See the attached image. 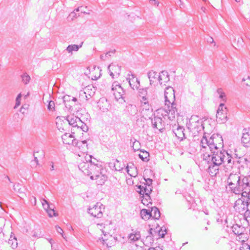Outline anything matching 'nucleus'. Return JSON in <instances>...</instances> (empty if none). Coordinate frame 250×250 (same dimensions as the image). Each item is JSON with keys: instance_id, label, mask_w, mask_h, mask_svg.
<instances>
[{"instance_id": "f257e3e1", "label": "nucleus", "mask_w": 250, "mask_h": 250, "mask_svg": "<svg viewBox=\"0 0 250 250\" xmlns=\"http://www.w3.org/2000/svg\"><path fill=\"white\" fill-rule=\"evenodd\" d=\"M200 152L203 160L209 162L210 153L218 148L223 147V140L222 137L213 134L208 139L204 136L200 141Z\"/></svg>"}, {"instance_id": "f03ea898", "label": "nucleus", "mask_w": 250, "mask_h": 250, "mask_svg": "<svg viewBox=\"0 0 250 250\" xmlns=\"http://www.w3.org/2000/svg\"><path fill=\"white\" fill-rule=\"evenodd\" d=\"M84 160L80 162L78 165L79 169L85 175L89 176L90 178H93L96 175L106 174V169L99 164H95L92 161V156L86 154Z\"/></svg>"}, {"instance_id": "7ed1b4c3", "label": "nucleus", "mask_w": 250, "mask_h": 250, "mask_svg": "<svg viewBox=\"0 0 250 250\" xmlns=\"http://www.w3.org/2000/svg\"><path fill=\"white\" fill-rule=\"evenodd\" d=\"M165 104L164 109L167 114L168 118L172 120L175 118V115L177 110L176 107V104L174 103L175 94L174 90L172 87H166L165 91Z\"/></svg>"}, {"instance_id": "20e7f679", "label": "nucleus", "mask_w": 250, "mask_h": 250, "mask_svg": "<svg viewBox=\"0 0 250 250\" xmlns=\"http://www.w3.org/2000/svg\"><path fill=\"white\" fill-rule=\"evenodd\" d=\"M222 148H218L214 151L211 152L209 162H212L213 164L221 165L225 164V159H227V164L228 166L227 169L232 168L234 161L232 160V157L227 152L222 151Z\"/></svg>"}, {"instance_id": "39448f33", "label": "nucleus", "mask_w": 250, "mask_h": 250, "mask_svg": "<svg viewBox=\"0 0 250 250\" xmlns=\"http://www.w3.org/2000/svg\"><path fill=\"white\" fill-rule=\"evenodd\" d=\"M242 177L237 174H230L227 180V183L231 190L236 194L240 193Z\"/></svg>"}, {"instance_id": "423d86ee", "label": "nucleus", "mask_w": 250, "mask_h": 250, "mask_svg": "<svg viewBox=\"0 0 250 250\" xmlns=\"http://www.w3.org/2000/svg\"><path fill=\"white\" fill-rule=\"evenodd\" d=\"M111 225V224L110 223L109 225H106V226H103V224H98L97 225L98 228L102 230L104 237H105L106 236L107 237L109 236V238L111 239V240H110V241L108 242L107 241L108 238H102L103 244L104 245H105L107 247H110L111 246L112 243H111V242L114 239V237H113L112 235L111 234L110 231H111V230H109V229L110 228Z\"/></svg>"}, {"instance_id": "0eeeda50", "label": "nucleus", "mask_w": 250, "mask_h": 250, "mask_svg": "<svg viewBox=\"0 0 250 250\" xmlns=\"http://www.w3.org/2000/svg\"><path fill=\"white\" fill-rule=\"evenodd\" d=\"M139 96L142 99H145L152 101L156 97V95L154 89L152 87H146L140 88L138 90Z\"/></svg>"}, {"instance_id": "6e6552de", "label": "nucleus", "mask_w": 250, "mask_h": 250, "mask_svg": "<svg viewBox=\"0 0 250 250\" xmlns=\"http://www.w3.org/2000/svg\"><path fill=\"white\" fill-rule=\"evenodd\" d=\"M248 198H249V196L241 195V198H238L235 201L234 208L236 211L240 213L248 210L249 206Z\"/></svg>"}, {"instance_id": "1a4fd4ad", "label": "nucleus", "mask_w": 250, "mask_h": 250, "mask_svg": "<svg viewBox=\"0 0 250 250\" xmlns=\"http://www.w3.org/2000/svg\"><path fill=\"white\" fill-rule=\"evenodd\" d=\"M104 210V205L100 203H97L92 207L88 208V212L91 216L97 218H101Z\"/></svg>"}, {"instance_id": "9d476101", "label": "nucleus", "mask_w": 250, "mask_h": 250, "mask_svg": "<svg viewBox=\"0 0 250 250\" xmlns=\"http://www.w3.org/2000/svg\"><path fill=\"white\" fill-rule=\"evenodd\" d=\"M228 109L224 104H220L216 113L217 121L219 124H224L228 121Z\"/></svg>"}, {"instance_id": "9b49d317", "label": "nucleus", "mask_w": 250, "mask_h": 250, "mask_svg": "<svg viewBox=\"0 0 250 250\" xmlns=\"http://www.w3.org/2000/svg\"><path fill=\"white\" fill-rule=\"evenodd\" d=\"M240 193L243 196H249L250 195V176L242 177Z\"/></svg>"}, {"instance_id": "f8f14e48", "label": "nucleus", "mask_w": 250, "mask_h": 250, "mask_svg": "<svg viewBox=\"0 0 250 250\" xmlns=\"http://www.w3.org/2000/svg\"><path fill=\"white\" fill-rule=\"evenodd\" d=\"M111 90L113 91V95L115 99L118 101L120 99H123L124 94V91L121 86L117 83L114 82L111 86Z\"/></svg>"}, {"instance_id": "ddd939ff", "label": "nucleus", "mask_w": 250, "mask_h": 250, "mask_svg": "<svg viewBox=\"0 0 250 250\" xmlns=\"http://www.w3.org/2000/svg\"><path fill=\"white\" fill-rule=\"evenodd\" d=\"M184 130L183 126H181L179 125L175 124L172 126L173 132L180 141H182L185 138V135L184 132Z\"/></svg>"}, {"instance_id": "4468645a", "label": "nucleus", "mask_w": 250, "mask_h": 250, "mask_svg": "<svg viewBox=\"0 0 250 250\" xmlns=\"http://www.w3.org/2000/svg\"><path fill=\"white\" fill-rule=\"evenodd\" d=\"M188 128L192 131L199 132L204 128V126L201 121H193V118H191L189 122Z\"/></svg>"}, {"instance_id": "2eb2a0df", "label": "nucleus", "mask_w": 250, "mask_h": 250, "mask_svg": "<svg viewBox=\"0 0 250 250\" xmlns=\"http://www.w3.org/2000/svg\"><path fill=\"white\" fill-rule=\"evenodd\" d=\"M109 75L112 78L117 77L121 73V66L118 65L111 64L108 67Z\"/></svg>"}, {"instance_id": "dca6fc26", "label": "nucleus", "mask_w": 250, "mask_h": 250, "mask_svg": "<svg viewBox=\"0 0 250 250\" xmlns=\"http://www.w3.org/2000/svg\"><path fill=\"white\" fill-rule=\"evenodd\" d=\"M62 138L63 143L65 144L74 146L76 143V139L75 137L70 133H65L62 135Z\"/></svg>"}, {"instance_id": "f3484780", "label": "nucleus", "mask_w": 250, "mask_h": 250, "mask_svg": "<svg viewBox=\"0 0 250 250\" xmlns=\"http://www.w3.org/2000/svg\"><path fill=\"white\" fill-rule=\"evenodd\" d=\"M66 121L68 124L73 127H77L79 129V125L82 124V121L80 119L74 115L68 116Z\"/></svg>"}, {"instance_id": "a211bd4d", "label": "nucleus", "mask_w": 250, "mask_h": 250, "mask_svg": "<svg viewBox=\"0 0 250 250\" xmlns=\"http://www.w3.org/2000/svg\"><path fill=\"white\" fill-rule=\"evenodd\" d=\"M98 106L99 109L104 112H107L110 108V104L107 99L101 98L98 102Z\"/></svg>"}, {"instance_id": "6ab92c4d", "label": "nucleus", "mask_w": 250, "mask_h": 250, "mask_svg": "<svg viewBox=\"0 0 250 250\" xmlns=\"http://www.w3.org/2000/svg\"><path fill=\"white\" fill-rule=\"evenodd\" d=\"M151 123L153 127L159 129L160 131L162 130L165 126V122L163 121L162 119L158 117H154L151 120Z\"/></svg>"}, {"instance_id": "aec40b11", "label": "nucleus", "mask_w": 250, "mask_h": 250, "mask_svg": "<svg viewBox=\"0 0 250 250\" xmlns=\"http://www.w3.org/2000/svg\"><path fill=\"white\" fill-rule=\"evenodd\" d=\"M169 81L168 73L166 71H162L159 73L158 82L162 86L166 85V83Z\"/></svg>"}, {"instance_id": "412c9836", "label": "nucleus", "mask_w": 250, "mask_h": 250, "mask_svg": "<svg viewBox=\"0 0 250 250\" xmlns=\"http://www.w3.org/2000/svg\"><path fill=\"white\" fill-rule=\"evenodd\" d=\"M241 141L245 146H248V144L250 143V128H245L243 130V135Z\"/></svg>"}, {"instance_id": "4be33fe9", "label": "nucleus", "mask_w": 250, "mask_h": 250, "mask_svg": "<svg viewBox=\"0 0 250 250\" xmlns=\"http://www.w3.org/2000/svg\"><path fill=\"white\" fill-rule=\"evenodd\" d=\"M208 164V173L211 176H213L216 175V174L218 172L219 170V166L220 165H216L215 164H213V162H207Z\"/></svg>"}, {"instance_id": "5701e85b", "label": "nucleus", "mask_w": 250, "mask_h": 250, "mask_svg": "<svg viewBox=\"0 0 250 250\" xmlns=\"http://www.w3.org/2000/svg\"><path fill=\"white\" fill-rule=\"evenodd\" d=\"M140 189L139 191L141 195H149L152 191V187L151 185H142L138 187Z\"/></svg>"}, {"instance_id": "b1692460", "label": "nucleus", "mask_w": 250, "mask_h": 250, "mask_svg": "<svg viewBox=\"0 0 250 250\" xmlns=\"http://www.w3.org/2000/svg\"><path fill=\"white\" fill-rule=\"evenodd\" d=\"M128 174L131 177H135L138 175L137 167L132 163H130L125 168Z\"/></svg>"}, {"instance_id": "393cba45", "label": "nucleus", "mask_w": 250, "mask_h": 250, "mask_svg": "<svg viewBox=\"0 0 250 250\" xmlns=\"http://www.w3.org/2000/svg\"><path fill=\"white\" fill-rule=\"evenodd\" d=\"M91 180H95L98 185H103L107 179V176L106 174L96 175L93 178H90Z\"/></svg>"}, {"instance_id": "a878e982", "label": "nucleus", "mask_w": 250, "mask_h": 250, "mask_svg": "<svg viewBox=\"0 0 250 250\" xmlns=\"http://www.w3.org/2000/svg\"><path fill=\"white\" fill-rule=\"evenodd\" d=\"M147 76L151 85L153 84L156 81H158L159 73L153 71H150L147 73Z\"/></svg>"}, {"instance_id": "bb28decb", "label": "nucleus", "mask_w": 250, "mask_h": 250, "mask_svg": "<svg viewBox=\"0 0 250 250\" xmlns=\"http://www.w3.org/2000/svg\"><path fill=\"white\" fill-rule=\"evenodd\" d=\"M74 146H77L79 149L83 153L87 152L88 147L87 141L86 140L78 142L76 140V143Z\"/></svg>"}, {"instance_id": "cd10ccee", "label": "nucleus", "mask_w": 250, "mask_h": 250, "mask_svg": "<svg viewBox=\"0 0 250 250\" xmlns=\"http://www.w3.org/2000/svg\"><path fill=\"white\" fill-rule=\"evenodd\" d=\"M128 83L133 89H138L140 86V82L138 79L132 75V78H129Z\"/></svg>"}, {"instance_id": "c85d7f7f", "label": "nucleus", "mask_w": 250, "mask_h": 250, "mask_svg": "<svg viewBox=\"0 0 250 250\" xmlns=\"http://www.w3.org/2000/svg\"><path fill=\"white\" fill-rule=\"evenodd\" d=\"M150 102V101L146 100V98H145V99H141V107L143 110H145L146 111L151 112L150 110V105L149 104Z\"/></svg>"}, {"instance_id": "c756f323", "label": "nucleus", "mask_w": 250, "mask_h": 250, "mask_svg": "<svg viewBox=\"0 0 250 250\" xmlns=\"http://www.w3.org/2000/svg\"><path fill=\"white\" fill-rule=\"evenodd\" d=\"M13 188L15 191L19 194V196L22 198V196L24 194V188L22 187V186L19 183H17L14 185Z\"/></svg>"}, {"instance_id": "7c9ffc66", "label": "nucleus", "mask_w": 250, "mask_h": 250, "mask_svg": "<svg viewBox=\"0 0 250 250\" xmlns=\"http://www.w3.org/2000/svg\"><path fill=\"white\" fill-rule=\"evenodd\" d=\"M83 42H82L81 44L77 45V44H71L69 45L66 50L69 53L72 54L73 51L77 52L79 50V49L82 46Z\"/></svg>"}, {"instance_id": "2f4dec72", "label": "nucleus", "mask_w": 250, "mask_h": 250, "mask_svg": "<svg viewBox=\"0 0 250 250\" xmlns=\"http://www.w3.org/2000/svg\"><path fill=\"white\" fill-rule=\"evenodd\" d=\"M232 229L233 232L237 235L239 234H242V232L245 231V229L244 227L238 225H233L232 227Z\"/></svg>"}, {"instance_id": "473e14b6", "label": "nucleus", "mask_w": 250, "mask_h": 250, "mask_svg": "<svg viewBox=\"0 0 250 250\" xmlns=\"http://www.w3.org/2000/svg\"><path fill=\"white\" fill-rule=\"evenodd\" d=\"M141 238V235L138 231H134L133 233H130L128 238L131 242H135Z\"/></svg>"}, {"instance_id": "72a5a7b5", "label": "nucleus", "mask_w": 250, "mask_h": 250, "mask_svg": "<svg viewBox=\"0 0 250 250\" xmlns=\"http://www.w3.org/2000/svg\"><path fill=\"white\" fill-rule=\"evenodd\" d=\"M140 216L143 219L147 220L151 217V213L149 210L143 209L141 210Z\"/></svg>"}, {"instance_id": "f704fd0d", "label": "nucleus", "mask_w": 250, "mask_h": 250, "mask_svg": "<svg viewBox=\"0 0 250 250\" xmlns=\"http://www.w3.org/2000/svg\"><path fill=\"white\" fill-rule=\"evenodd\" d=\"M8 243L12 249H15L17 247L18 242L16 237L14 235H10V237L8 239Z\"/></svg>"}, {"instance_id": "c9c22d12", "label": "nucleus", "mask_w": 250, "mask_h": 250, "mask_svg": "<svg viewBox=\"0 0 250 250\" xmlns=\"http://www.w3.org/2000/svg\"><path fill=\"white\" fill-rule=\"evenodd\" d=\"M151 217L155 219H159L160 217V212L158 208L156 207L152 208L151 211Z\"/></svg>"}, {"instance_id": "e433bc0d", "label": "nucleus", "mask_w": 250, "mask_h": 250, "mask_svg": "<svg viewBox=\"0 0 250 250\" xmlns=\"http://www.w3.org/2000/svg\"><path fill=\"white\" fill-rule=\"evenodd\" d=\"M11 183L9 177L5 175H4L2 178V183L1 185L4 187H7Z\"/></svg>"}, {"instance_id": "4c0bfd02", "label": "nucleus", "mask_w": 250, "mask_h": 250, "mask_svg": "<svg viewBox=\"0 0 250 250\" xmlns=\"http://www.w3.org/2000/svg\"><path fill=\"white\" fill-rule=\"evenodd\" d=\"M248 240V234L245 232H242V234L237 235V240L241 242H245Z\"/></svg>"}, {"instance_id": "58836bf2", "label": "nucleus", "mask_w": 250, "mask_h": 250, "mask_svg": "<svg viewBox=\"0 0 250 250\" xmlns=\"http://www.w3.org/2000/svg\"><path fill=\"white\" fill-rule=\"evenodd\" d=\"M142 154H139V158L142 159L144 161H148V157H149V153L146 151H141Z\"/></svg>"}, {"instance_id": "ea45409f", "label": "nucleus", "mask_w": 250, "mask_h": 250, "mask_svg": "<svg viewBox=\"0 0 250 250\" xmlns=\"http://www.w3.org/2000/svg\"><path fill=\"white\" fill-rule=\"evenodd\" d=\"M142 197L143 198L142 199V203L144 205L148 206L149 203L151 204V199L149 195H144Z\"/></svg>"}, {"instance_id": "a19ab883", "label": "nucleus", "mask_w": 250, "mask_h": 250, "mask_svg": "<svg viewBox=\"0 0 250 250\" xmlns=\"http://www.w3.org/2000/svg\"><path fill=\"white\" fill-rule=\"evenodd\" d=\"M82 8V7H78L77 9H76L75 10H74L73 12H71L69 14V18L71 19V20H73L75 18H77L78 16H79V15H77L76 12H79L80 11H82V12H83V11L81 10ZM84 13V12H83Z\"/></svg>"}, {"instance_id": "79ce46f5", "label": "nucleus", "mask_w": 250, "mask_h": 250, "mask_svg": "<svg viewBox=\"0 0 250 250\" xmlns=\"http://www.w3.org/2000/svg\"><path fill=\"white\" fill-rule=\"evenodd\" d=\"M128 110L132 115H135L137 113V109L136 106L131 105L128 107Z\"/></svg>"}, {"instance_id": "37998d69", "label": "nucleus", "mask_w": 250, "mask_h": 250, "mask_svg": "<svg viewBox=\"0 0 250 250\" xmlns=\"http://www.w3.org/2000/svg\"><path fill=\"white\" fill-rule=\"evenodd\" d=\"M217 92L219 95V98L223 101H226V94L223 92V89L222 88H219L217 90Z\"/></svg>"}, {"instance_id": "c03bdc74", "label": "nucleus", "mask_w": 250, "mask_h": 250, "mask_svg": "<svg viewBox=\"0 0 250 250\" xmlns=\"http://www.w3.org/2000/svg\"><path fill=\"white\" fill-rule=\"evenodd\" d=\"M42 204L43 208L46 210V211L51 208L48 202L45 199H43L42 200Z\"/></svg>"}, {"instance_id": "a18cd8bd", "label": "nucleus", "mask_w": 250, "mask_h": 250, "mask_svg": "<svg viewBox=\"0 0 250 250\" xmlns=\"http://www.w3.org/2000/svg\"><path fill=\"white\" fill-rule=\"evenodd\" d=\"M140 146V143L139 141H137L136 140H135L133 142L132 147H133V149L134 150L137 151L139 150V147Z\"/></svg>"}, {"instance_id": "49530a36", "label": "nucleus", "mask_w": 250, "mask_h": 250, "mask_svg": "<svg viewBox=\"0 0 250 250\" xmlns=\"http://www.w3.org/2000/svg\"><path fill=\"white\" fill-rule=\"evenodd\" d=\"M30 80V77L27 74H24L22 76V81L25 84H27Z\"/></svg>"}, {"instance_id": "de8ad7c7", "label": "nucleus", "mask_w": 250, "mask_h": 250, "mask_svg": "<svg viewBox=\"0 0 250 250\" xmlns=\"http://www.w3.org/2000/svg\"><path fill=\"white\" fill-rule=\"evenodd\" d=\"M120 162L119 161H118L117 160H116L115 163H114V167L116 170L121 171V170H122L123 169V167H120Z\"/></svg>"}, {"instance_id": "09e8293b", "label": "nucleus", "mask_w": 250, "mask_h": 250, "mask_svg": "<svg viewBox=\"0 0 250 250\" xmlns=\"http://www.w3.org/2000/svg\"><path fill=\"white\" fill-rule=\"evenodd\" d=\"M62 121L60 118L57 117L56 118V125L59 130H64L63 128L61 126Z\"/></svg>"}, {"instance_id": "8fccbe9b", "label": "nucleus", "mask_w": 250, "mask_h": 250, "mask_svg": "<svg viewBox=\"0 0 250 250\" xmlns=\"http://www.w3.org/2000/svg\"><path fill=\"white\" fill-rule=\"evenodd\" d=\"M46 212L48 213V216L50 217L57 216V214L53 208H51L48 209Z\"/></svg>"}, {"instance_id": "3c124183", "label": "nucleus", "mask_w": 250, "mask_h": 250, "mask_svg": "<svg viewBox=\"0 0 250 250\" xmlns=\"http://www.w3.org/2000/svg\"><path fill=\"white\" fill-rule=\"evenodd\" d=\"M21 94L20 93L19 94L16 99V104L14 106V108H17L18 106H19L21 104Z\"/></svg>"}, {"instance_id": "603ef678", "label": "nucleus", "mask_w": 250, "mask_h": 250, "mask_svg": "<svg viewBox=\"0 0 250 250\" xmlns=\"http://www.w3.org/2000/svg\"><path fill=\"white\" fill-rule=\"evenodd\" d=\"M34 159L31 161V165L33 167H36V166H37L38 165H39V161L37 158V157H36L35 156V154H34Z\"/></svg>"}, {"instance_id": "864d4df0", "label": "nucleus", "mask_w": 250, "mask_h": 250, "mask_svg": "<svg viewBox=\"0 0 250 250\" xmlns=\"http://www.w3.org/2000/svg\"><path fill=\"white\" fill-rule=\"evenodd\" d=\"M79 128L82 130L84 132H86L88 130L87 126L82 122V124L79 126Z\"/></svg>"}, {"instance_id": "5fc2aeb1", "label": "nucleus", "mask_w": 250, "mask_h": 250, "mask_svg": "<svg viewBox=\"0 0 250 250\" xmlns=\"http://www.w3.org/2000/svg\"><path fill=\"white\" fill-rule=\"evenodd\" d=\"M48 109L49 110H53L55 108V103L53 101H50L47 106Z\"/></svg>"}, {"instance_id": "6e6d98bb", "label": "nucleus", "mask_w": 250, "mask_h": 250, "mask_svg": "<svg viewBox=\"0 0 250 250\" xmlns=\"http://www.w3.org/2000/svg\"><path fill=\"white\" fill-rule=\"evenodd\" d=\"M80 97L81 98H85L86 100H87L88 99H89V97H88L86 95V93L84 91H81L80 92Z\"/></svg>"}, {"instance_id": "4d7b16f0", "label": "nucleus", "mask_w": 250, "mask_h": 250, "mask_svg": "<svg viewBox=\"0 0 250 250\" xmlns=\"http://www.w3.org/2000/svg\"><path fill=\"white\" fill-rule=\"evenodd\" d=\"M166 234V229L164 230H163L162 229H161L160 230L158 231V235L159 236H160L162 238L164 237L165 234Z\"/></svg>"}, {"instance_id": "13d9d810", "label": "nucleus", "mask_w": 250, "mask_h": 250, "mask_svg": "<svg viewBox=\"0 0 250 250\" xmlns=\"http://www.w3.org/2000/svg\"><path fill=\"white\" fill-rule=\"evenodd\" d=\"M146 181V183L143 184L144 185H151L152 180L149 178H147V179H145Z\"/></svg>"}, {"instance_id": "bf43d9fd", "label": "nucleus", "mask_w": 250, "mask_h": 250, "mask_svg": "<svg viewBox=\"0 0 250 250\" xmlns=\"http://www.w3.org/2000/svg\"><path fill=\"white\" fill-rule=\"evenodd\" d=\"M247 80H248L245 84L246 85L248 86H250V78L249 76H248L247 79H245V78H243L242 81L245 82Z\"/></svg>"}, {"instance_id": "052dcab7", "label": "nucleus", "mask_w": 250, "mask_h": 250, "mask_svg": "<svg viewBox=\"0 0 250 250\" xmlns=\"http://www.w3.org/2000/svg\"><path fill=\"white\" fill-rule=\"evenodd\" d=\"M56 229L57 230V231L62 234V236L64 238V237H63V235H62V233H63V230L62 229V228H61L60 227L58 226H56Z\"/></svg>"}, {"instance_id": "680f3d73", "label": "nucleus", "mask_w": 250, "mask_h": 250, "mask_svg": "<svg viewBox=\"0 0 250 250\" xmlns=\"http://www.w3.org/2000/svg\"><path fill=\"white\" fill-rule=\"evenodd\" d=\"M115 53V50L113 51H110L107 53H105L106 56L107 57V59H108L110 56H111L112 55H113Z\"/></svg>"}, {"instance_id": "e2e57ef3", "label": "nucleus", "mask_w": 250, "mask_h": 250, "mask_svg": "<svg viewBox=\"0 0 250 250\" xmlns=\"http://www.w3.org/2000/svg\"><path fill=\"white\" fill-rule=\"evenodd\" d=\"M100 57H101V59L103 60H105L106 59H107V57L106 56L105 54L101 55Z\"/></svg>"}, {"instance_id": "0e129e2a", "label": "nucleus", "mask_w": 250, "mask_h": 250, "mask_svg": "<svg viewBox=\"0 0 250 250\" xmlns=\"http://www.w3.org/2000/svg\"><path fill=\"white\" fill-rule=\"evenodd\" d=\"M148 250H163L160 249L159 247H158V248H150L148 249Z\"/></svg>"}, {"instance_id": "69168bd1", "label": "nucleus", "mask_w": 250, "mask_h": 250, "mask_svg": "<svg viewBox=\"0 0 250 250\" xmlns=\"http://www.w3.org/2000/svg\"><path fill=\"white\" fill-rule=\"evenodd\" d=\"M54 170V164L53 162L51 163V167H50V170L52 171Z\"/></svg>"}, {"instance_id": "338daca9", "label": "nucleus", "mask_w": 250, "mask_h": 250, "mask_svg": "<svg viewBox=\"0 0 250 250\" xmlns=\"http://www.w3.org/2000/svg\"><path fill=\"white\" fill-rule=\"evenodd\" d=\"M208 42H210V43H214V45H215V43L214 42V41H213V38H210L208 40Z\"/></svg>"}, {"instance_id": "774afa93", "label": "nucleus", "mask_w": 250, "mask_h": 250, "mask_svg": "<svg viewBox=\"0 0 250 250\" xmlns=\"http://www.w3.org/2000/svg\"><path fill=\"white\" fill-rule=\"evenodd\" d=\"M225 161H226V163H225V164H223L224 165L225 167H226V168L227 169V168H228L229 167H228V165H227V159H226V158H225Z\"/></svg>"}]
</instances>
